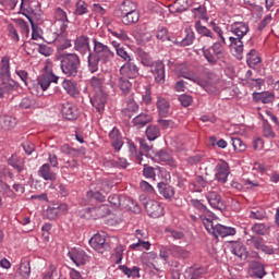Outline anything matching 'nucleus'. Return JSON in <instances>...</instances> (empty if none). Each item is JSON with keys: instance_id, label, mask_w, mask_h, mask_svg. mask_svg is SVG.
Returning a JSON list of instances; mask_svg holds the SVG:
<instances>
[{"instance_id": "nucleus-53", "label": "nucleus", "mask_w": 279, "mask_h": 279, "mask_svg": "<svg viewBox=\"0 0 279 279\" xmlns=\"http://www.w3.org/2000/svg\"><path fill=\"white\" fill-rule=\"evenodd\" d=\"M94 213L98 219H101L110 215V209L106 205H100L99 207L94 208Z\"/></svg>"}, {"instance_id": "nucleus-30", "label": "nucleus", "mask_w": 279, "mask_h": 279, "mask_svg": "<svg viewBox=\"0 0 279 279\" xmlns=\"http://www.w3.org/2000/svg\"><path fill=\"white\" fill-rule=\"evenodd\" d=\"M171 105L163 97L157 98V110L160 117H168Z\"/></svg>"}, {"instance_id": "nucleus-47", "label": "nucleus", "mask_w": 279, "mask_h": 279, "mask_svg": "<svg viewBox=\"0 0 279 279\" xmlns=\"http://www.w3.org/2000/svg\"><path fill=\"white\" fill-rule=\"evenodd\" d=\"M269 230L265 223H254L252 226V231L259 236H265L266 232Z\"/></svg>"}, {"instance_id": "nucleus-7", "label": "nucleus", "mask_w": 279, "mask_h": 279, "mask_svg": "<svg viewBox=\"0 0 279 279\" xmlns=\"http://www.w3.org/2000/svg\"><path fill=\"white\" fill-rule=\"evenodd\" d=\"M136 8H138L136 2L132 0H124L114 8L113 16H116V19H121L122 16H125V14H130V12L136 10Z\"/></svg>"}, {"instance_id": "nucleus-34", "label": "nucleus", "mask_w": 279, "mask_h": 279, "mask_svg": "<svg viewBox=\"0 0 279 279\" xmlns=\"http://www.w3.org/2000/svg\"><path fill=\"white\" fill-rule=\"evenodd\" d=\"M194 27L199 36H205L206 38H211V40H215V34H213V31L202 25V22L199 20L195 23Z\"/></svg>"}, {"instance_id": "nucleus-48", "label": "nucleus", "mask_w": 279, "mask_h": 279, "mask_svg": "<svg viewBox=\"0 0 279 279\" xmlns=\"http://www.w3.org/2000/svg\"><path fill=\"white\" fill-rule=\"evenodd\" d=\"M7 32H8L9 38H11L13 43H19V40H21V37H19V31H16L14 25L8 24Z\"/></svg>"}, {"instance_id": "nucleus-21", "label": "nucleus", "mask_w": 279, "mask_h": 279, "mask_svg": "<svg viewBox=\"0 0 279 279\" xmlns=\"http://www.w3.org/2000/svg\"><path fill=\"white\" fill-rule=\"evenodd\" d=\"M38 175L44 180L50 181V182H56V180L58 179V174L51 171V167L49 166V163H44L39 168Z\"/></svg>"}, {"instance_id": "nucleus-40", "label": "nucleus", "mask_w": 279, "mask_h": 279, "mask_svg": "<svg viewBox=\"0 0 279 279\" xmlns=\"http://www.w3.org/2000/svg\"><path fill=\"white\" fill-rule=\"evenodd\" d=\"M105 82L106 78L104 77V75H96L92 77L90 85L94 88V90H97V93H99V90L104 88Z\"/></svg>"}, {"instance_id": "nucleus-38", "label": "nucleus", "mask_w": 279, "mask_h": 279, "mask_svg": "<svg viewBox=\"0 0 279 279\" xmlns=\"http://www.w3.org/2000/svg\"><path fill=\"white\" fill-rule=\"evenodd\" d=\"M2 97H5V95H12L16 88H19V84H16L14 81H9L7 83H3L1 86Z\"/></svg>"}, {"instance_id": "nucleus-12", "label": "nucleus", "mask_w": 279, "mask_h": 279, "mask_svg": "<svg viewBox=\"0 0 279 279\" xmlns=\"http://www.w3.org/2000/svg\"><path fill=\"white\" fill-rule=\"evenodd\" d=\"M208 204L216 210H226V204L221 199V195L215 191H210L206 195Z\"/></svg>"}, {"instance_id": "nucleus-17", "label": "nucleus", "mask_w": 279, "mask_h": 279, "mask_svg": "<svg viewBox=\"0 0 279 279\" xmlns=\"http://www.w3.org/2000/svg\"><path fill=\"white\" fill-rule=\"evenodd\" d=\"M150 71L157 84H165V63L162 61H156L151 65Z\"/></svg>"}, {"instance_id": "nucleus-23", "label": "nucleus", "mask_w": 279, "mask_h": 279, "mask_svg": "<svg viewBox=\"0 0 279 279\" xmlns=\"http://www.w3.org/2000/svg\"><path fill=\"white\" fill-rule=\"evenodd\" d=\"M74 49H76V51H88V53H90V51L93 49H90V38H88V36L82 35L80 37H77L74 41Z\"/></svg>"}, {"instance_id": "nucleus-10", "label": "nucleus", "mask_w": 279, "mask_h": 279, "mask_svg": "<svg viewBox=\"0 0 279 279\" xmlns=\"http://www.w3.org/2000/svg\"><path fill=\"white\" fill-rule=\"evenodd\" d=\"M71 260L76 265V267H82L88 262V255L82 248H74L68 253Z\"/></svg>"}, {"instance_id": "nucleus-36", "label": "nucleus", "mask_w": 279, "mask_h": 279, "mask_svg": "<svg viewBox=\"0 0 279 279\" xmlns=\"http://www.w3.org/2000/svg\"><path fill=\"white\" fill-rule=\"evenodd\" d=\"M145 134L149 141H156V138H160V128L156 124H150L146 128Z\"/></svg>"}, {"instance_id": "nucleus-59", "label": "nucleus", "mask_w": 279, "mask_h": 279, "mask_svg": "<svg viewBox=\"0 0 279 279\" xmlns=\"http://www.w3.org/2000/svg\"><path fill=\"white\" fill-rule=\"evenodd\" d=\"M156 38H158V40H161L162 43H165V40H171V38L169 37V32L165 27H161L157 31Z\"/></svg>"}, {"instance_id": "nucleus-37", "label": "nucleus", "mask_w": 279, "mask_h": 279, "mask_svg": "<svg viewBox=\"0 0 279 279\" xmlns=\"http://www.w3.org/2000/svg\"><path fill=\"white\" fill-rule=\"evenodd\" d=\"M16 125V120L10 116H0V128L2 130H12Z\"/></svg>"}, {"instance_id": "nucleus-44", "label": "nucleus", "mask_w": 279, "mask_h": 279, "mask_svg": "<svg viewBox=\"0 0 279 279\" xmlns=\"http://www.w3.org/2000/svg\"><path fill=\"white\" fill-rule=\"evenodd\" d=\"M263 244H264V239L258 235H250L246 239V245H251L255 247V250H260Z\"/></svg>"}, {"instance_id": "nucleus-46", "label": "nucleus", "mask_w": 279, "mask_h": 279, "mask_svg": "<svg viewBox=\"0 0 279 279\" xmlns=\"http://www.w3.org/2000/svg\"><path fill=\"white\" fill-rule=\"evenodd\" d=\"M263 136L265 138H274L276 136V133L274 132L271 124H269L267 120L263 121Z\"/></svg>"}, {"instance_id": "nucleus-42", "label": "nucleus", "mask_w": 279, "mask_h": 279, "mask_svg": "<svg viewBox=\"0 0 279 279\" xmlns=\"http://www.w3.org/2000/svg\"><path fill=\"white\" fill-rule=\"evenodd\" d=\"M119 269L129 278H138V274L141 271V269L136 266H134L133 268H129L128 266H119Z\"/></svg>"}, {"instance_id": "nucleus-55", "label": "nucleus", "mask_w": 279, "mask_h": 279, "mask_svg": "<svg viewBox=\"0 0 279 279\" xmlns=\"http://www.w3.org/2000/svg\"><path fill=\"white\" fill-rule=\"evenodd\" d=\"M192 14H194V19H206V7L198 5L192 9Z\"/></svg>"}, {"instance_id": "nucleus-6", "label": "nucleus", "mask_w": 279, "mask_h": 279, "mask_svg": "<svg viewBox=\"0 0 279 279\" xmlns=\"http://www.w3.org/2000/svg\"><path fill=\"white\" fill-rule=\"evenodd\" d=\"M143 205L147 215L153 217V219H158V217H162V215H165V208L160 203H158V201L149 199L144 202Z\"/></svg>"}, {"instance_id": "nucleus-49", "label": "nucleus", "mask_w": 279, "mask_h": 279, "mask_svg": "<svg viewBox=\"0 0 279 279\" xmlns=\"http://www.w3.org/2000/svg\"><path fill=\"white\" fill-rule=\"evenodd\" d=\"M231 144L234 151H245L246 149L245 143L239 137H231Z\"/></svg>"}, {"instance_id": "nucleus-18", "label": "nucleus", "mask_w": 279, "mask_h": 279, "mask_svg": "<svg viewBox=\"0 0 279 279\" xmlns=\"http://www.w3.org/2000/svg\"><path fill=\"white\" fill-rule=\"evenodd\" d=\"M8 165L16 171V173H23L25 171V158L17 156V155H12L8 159Z\"/></svg>"}, {"instance_id": "nucleus-22", "label": "nucleus", "mask_w": 279, "mask_h": 279, "mask_svg": "<svg viewBox=\"0 0 279 279\" xmlns=\"http://www.w3.org/2000/svg\"><path fill=\"white\" fill-rule=\"evenodd\" d=\"M231 252L234 256H238L240 260H247L250 255L247 254V248L241 242H234L231 246Z\"/></svg>"}, {"instance_id": "nucleus-15", "label": "nucleus", "mask_w": 279, "mask_h": 279, "mask_svg": "<svg viewBox=\"0 0 279 279\" xmlns=\"http://www.w3.org/2000/svg\"><path fill=\"white\" fill-rule=\"evenodd\" d=\"M191 5H193V0H175L169 5V12L172 14H180L186 12Z\"/></svg>"}, {"instance_id": "nucleus-5", "label": "nucleus", "mask_w": 279, "mask_h": 279, "mask_svg": "<svg viewBox=\"0 0 279 279\" xmlns=\"http://www.w3.org/2000/svg\"><path fill=\"white\" fill-rule=\"evenodd\" d=\"M89 245L99 254H104V252H108L110 250V242H108L106 235H101L100 233H96L89 240Z\"/></svg>"}, {"instance_id": "nucleus-54", "label": "nucleus", "mask_w": 279, "mask_h": 279, "mask_svg": "<svg viewBox=\"0 0 279 279\" xmlns=\"http://www.w3.org/2000/svg\"><path fill=\"white\" fill-rule=\"evenodd\" d=\"M250 88H263V86H265V80L263 78H256V77H253V78H248V82L246 83Z\"/></svg>"}, {"instance_id": "nucleus-45", "label": "nucleus", "mask_w": 279, "mask_h": 279, "mask_svg": "<svg viewBox=\"0 0 279 279\" xmlns=\"http://www.w3.org/2000/svg\"><path fill=\"white\" fill-rule=\"evenodd\" d=\"M74 14H76V16H84V14H88V4L83 0H78L75 5Z\"/></svg>"}, {"instance_id": "nucleus-32", "label": "nucleus", "mask_w": 279, "mask_h": 279, "mask_svg": "<svg viewBox=\"0 0 279 279\" xmlns=\"http://www.w3.org/2000/svg\"><path fill=\"white\" fill-rule=\"evenodd\" d=\"M119 88L122 93V95H130L132 93V81L128 76H121L119 78Z\"/></svg>"}, {"instance_id": "nucleus-8", "label": "nucleus", "mask_w": 279, "mask_h": 279, "mask_svg": "<svg viewBox=\"0 0 279 279\" xmlns=\"http://www.w3.org/2000/svg\"><path fill=\"white\" fill-rule=\"evenodd\" d=\"M107 101L108 94L104 93V90L96 92L94 97L90 98L93 108H96V111L99 112V114H102L104 110H106Z\"/></svg>"}, {"instance_id": "nucleus-27", "label": "nucleus", "mask_w": 279, "mask_h": 279, "mask_svg": "<svg viewBox=\"0 0 279 279\" xmlns=\"http://www.w3.org/2000/svg\"><path fill=\"white\" fill-rule=\"evenodd\" d=\"M132 123L134 128H136L137 130H141V128H145L147 123H151V116L147 113H140L132 120Z\"/></svg>"}, {"instance_id": "nucleus-39", "label": "nucleus", "mask_w": 279, "mask_h": 279, "mask_svg": "<svg viewBox=\"0 0 279 279\" xmlns=\"http://www.w3.org/2000/svg\"><path fill=\"white\" fill-rule=\"evenodd\" d=\"M246 62L248 66H256V64H260V58L256 52V49H252L250 52H247Z\"/></svg>"}, {"instance_id": "nucleus-58", "label": "nucleus", "mask_w": 279, "mask_h": 279, "mask_svg": "<svg viewBox=\"0 0 279 279\" xmlns=\"http://www.w3.org/2000/svg\"><path fill=\"white\" fill-rule=\"evenodd\" d=\"M265 217H267V213H265V209H254L250 214L251 219L262 220L265 219Z\"/></svg>"}, {"instance_id": "nucleus-33", "label": "nucleus", "mask_w": 279, "mask_h": 279, "mask_svg": "<svg viewBox=\"0 0 279 279\" xmlns=\"http://www.w3.org/2000/svg\"><path fill=\"white\" fill-rule=\"evenodd\" d=\"M243 38H239V37H232L229 36V47L230 49H234V52L236 53V56H241V53H243Z\"/></svg>"}, {"instance_id": "nucleus-31", "label": "nucleus", "mask_w": 279, "mask_h": 279, "mask_svg": "<svg viewBox=\"0 0 279 279\" xmlns=\"http://www.w3.org/2000/svg\"><path fill=\"white\" fill-rule=\"evenodd\" d=\"M202 51H203V56H204L205 60H207V62L211 66H215V64H217V62H219V58H221L220 56H217L213 51V49L206 48L205 46L202 48Z\"/></svg>"}, {"instance_id": "nucleus-1", "label": "nucleus", "mask_w": 279, "mask_h": 279, "mask_svg": "<svg viewBox=\"0 0 279 279\" xmlns=\"http://www.w3.org/2000/svg\"><path fill=\"white\" fill-rule=\"evenodd\" d=\"M93 50L88 53V71L90 73H97L99 71V62L108 64L114 58V52L108 47V45L99 41L97 38H93Z\"/></svg>"}, {"instance_id": "nucleus-19", "label": "nucleus", "mask_w": 279, "mask_h": 279, "mask_svg": "<svg viewBox=\"0 0 279 279\" xmlns=\"http://www.w3.org/2000/svg\"><path fill=\"white\" fill-rule=\"evenodd\" d=\"M230 29L236 36L235 38H243L250 32V26L244 22H234L231 24Z\"/></svg>"}, {"instance_id": "nucleus-14", "label": "nucleus", "mask_w": 279, "mask_h": 279, "mask_svg": "<svg viewBox=\"0 0 279 279\" xmlns=\"http://www.w3.org/2000/svg\"><path fill=\"white\" fill-rule=\"evenodd\" d=\"M62 116L68 121H75L80 117V111H77V107L71 102H65L62 105L61 109Z\"/></svg>"}, {"instance_id": "nucleus-4", "label": "nucleus", "mask_w": 279, "mask_h": 279, "mask_svg": "<svg viewBox=\"0 0 279 279\" xmlns=\"http://www.w3.org/2000/svg\"><path fill=\"white\" fill-rule=\"evenodd\" d=\"M205 80H202L199 76H197L198 81H194V84H197L201 86V88H204V90H206V93L209 95H219V75L213 71H209L205 73Z\"/></svg>"}, {"instance_id": "nucleus-20", "label": "nucleus", "mask_w": 279, "mask_h": 279, "mask_svg": "<svg viewBox=\"0 0 279 279\" xmlns=\"http://www.w3.org/2000/svg\"><path fill=\"white\" fill-rule=\"evenodd\" d=\"M135 112H138V104L134 100V94H131L126 100V107L122 110V114L128 117V119H132Z\"/></svg>"}, {"instance_id": "nucleus-35", "label": "nucleus", "mask_w": 279, "mask_h": 279, "mask_svg": "<svg viewBox=\"0 0 279 279\" xmlns=\"http://www.w3.org/2000/svg\"><path fill=\"white\" fill-rule=\"evenodd\" d=\"M251 269H253V276L254 278H265L267 272L265 271V266L263 264L254 260L251 263Z\"/></svg>"}, {"instance_id": "nucleus-43", "label": "nucleus", "mask_w": 279, "mask_h": 279, "mask_svg": "<svg viewBox=\"0 0 279 279\" xmlns=\"http://www.w3.org/2000/svg\"><path fill=\"white\" fill-rule=\"evenodd\" d=\"M186 36L180 41H175V45H180L181 47H189L195 40V32L192 29H185Z\"/></svg>"}, {"instance_id": "nucleus-3", "label": "nucleus", "mask_w": 279, "mask_h": 279, "mask_svg": "<svg viewBox=\"0 0 279 279\" xmlns=\"http://www.w3.org/2000/svg\"><path fill=\"white\" fill-rule=\"evenodd\" d=\"M201 219L209 234H213L214 236H221L222 239L226 236H234L236 234V229L232 227H226L219 223H216L204 216H201Z\"/></svg>"}, {"instance_id": "nucleus-13", "label": "nucleus", "mask_w": 279, "mask_h": 279, "mask_svg": "<svg viewBox=\"0 0 279 279\" xmlns=\"http://www.w3.org/2000/svg\"><path fill=\"white\" fill-rule=\"evenodd\" d=\"M58 80H60V77L56 76L53 72H46L38 77L37 84L40 86L41 90H47L52 82L58 84Z\"/></svg>"}, {"instance_id": "nucleus-63", "label": "nucleus", "mask_w": 279, "mask_h": 279, "mask_svg": "<svg viewBox=\"0 0 279 279\" xmlns=\"http://www.w3.org/2000/svg\"><path fill=\"white\" fill-rule=\"evenodd\" d=\"M143 174L145 178H156V171L154 167L147 166V163H144Z\"/></svg>"}, {"instance_id": "nucleus-60", "label": "nucleus", "mask_w": 279, "mask_h": 279, "mask_svg": "<svg viewBox=\"0 0 279 279\" xmlns=\"http://www.w3.org/2000/svg\"><path fill=\"white\" fill-rule=\"evenodd\" d=\"M16 25L20 27L22 34L29 36V25L27 24V22H25V20H16Z\"/></svg>"}, {"instance_id": "nucleus-28", "label": "nucleus", "mask_w": 279, "mask_h": 279, "mask_svg": "<svg viewBox=\"0 0 279 279\" xmlns=\"http://www.w3.org/2000/svg\"><path fill=\"white\" fill-rule=\"evenodd\" d=\"M29 274H32V267L29 266V263L24 262L16 270L14 279H29Z\"/></svg>"}, {"instance_id": "nucleus-25", "label": "nucleus", "mask_w": 279, "mask_h": 279, "mask_svg": "<svg viewBox=\"0 0 279 279\" xmlns=\"http://www.w3.org/2000/svg\"><path fill=\"white\" fill-rule=\"evenodd\" d=\"M253 99L255 101H260L262 104H274L276 95L271 92L253 93Z\"/></svg>"}, {"instance_id": "nucleus-41", "label": "nucleus", "mask_w": 279, "mask_h": 279, "mask_svg": "<svg viewBox=\"0 0 279 279\" xmlns=\"http://www.w3.org/2000/svg\"><path fill=\"white\" fill-rule=\"evenodd\" d=\"M0 77H11L10 74V59L3 57L0 65Z\"/></svg>"}, {"instance_id": "nucleus-61", "label": "nucleus", "mask_w": 279, "mask_h": 279, "mask_svg": "<svg viewBox=\"0 0 279 279\" xmlns=\"http://www.w3.org/2000/svg\"><path fill=\"white\" fill-rule=\"evenodd\" d=\"M88 199H95L96 202H106V196H104L100 192H87Z\"/></svg>"}, {"instance_id": "nucleus-29", "label": "nucleus", "mask_w": 279, "mask_h": 279, "mask_svg": "<svg viewBox=\"0 0 279 279\" xmlns=\"http://www.w3.org/2000/svg\"><path fill=\"white\" fill-rule=\"evenodd\" d=\"M155 158L161 162H166L169 167H175V160H173V157H171V155L165 149H160L155 153Z\"/></svg>"}, {"instance_id": "nucleus-57", "label": "nucleus", "mask_w": 279, "mask_h": 279, "mask_svg": "<svg viewBox=\"0 0 279 279\" xmlns=\"http://www.w3.org/2000/svg\"><path fill=\"white\" fill-rule=\"evenodd\" d=\"M117 56H119V58H121L122 60H124L125 62H130L132 59V56H130V53L128 52V49L125 47H121L118 49Z\"/></svg>"}, {"instance_id": "nucleus-2", "label": "nucleus", "mask_w": 279, "mask_h": 279, "mask_svg": "<svg viewBox=\"0 0 279 279\" xmlns=\"http://www.w3.org/2000/svg\"><path fill=\"white\" fill-rule=\"evenodd\" d=\"M61 71L66 77H75L80 71V56L76 53H65L61 54L60 58Z\"/></svg>"}, {"instance_id": "nucleus-16", "label": "nucleus", "mask_w": 279, "mask_h": 279, "mask_svg": "<svg viewBox=\"0 0 279 279\" xmlns=\"http://www.w3.org/2000/svg\"><path fill=\"white\" fill-rule=\"evenodd\" d=\"M175 71L180 77H184V80H190L191 82H198L197 76L195 75V72L192 70H189V64L186 63H180L175 66Z\"/></svg>"}, {"instance_id": "nucleus-52", "label": "nucleus", "mask_w": 279, "mask_h": 279, "mask_svg": "<svg viewBox=\"0 0 279 279\" xmlns=\"http://www.w3.org/2000/svg\"><path fill=\"white\" fill-rule=\"evenodd\" d=\"M63 88L66 90L68 95H77V87L74 85L72 81L65 80L63 82Z\"/></svg>"}, {"instance_id": "nucleus-62", "label": "nucleus", "mask_w": 279, "mask_h": 279, "mask_svg": "<svg viewBox=\"0 0 279 279\" xmlns=\"http://www.w3.org/2000/svg\"><path fill=\"white\" fill-rule=\"evenodd\" d=\"M223 45H226V44H223L221 41L214 43L211 46V51H214V53L216 56H219L221 58V56H223V51L221 50Z\"/></svg>"}, {"instance_id": "nucleus-11", "label": "nucleus", "mask_w": 279, "mask_h": 279, "mask_svg": "<svg viewBox=\"0 0 279 279\" xmlns=\"http://www.w3.org/2000/svg\"><path fill=\"white\" fill-rule=\"evenodd\" d=\"M215 178L220 184H226L228 182V175H230V167L228 166V162L222 161L221 163H218L215 168Z\"/></svg>"}, {"instance_id": "nucleus-9", "label": "nucleus", "mask_w": 279, "mask_h": 279, "mask_svg": "<svg viewBox=\"0 0 279 279\" xmlns=\"http://www.w3.org/2000/svg\"><path fill=\"white\" fill-rule=\"evenodd\" d=\"M120 74L124 77H129V80H135V77H138V66L134 63L133 59H131V61H126L120 68Z\"/></svg>"}, {"instance_id": "nucleus-56", "label": "nucleus", "mask_w": 279, "mask_h": 279, "mask_svg": "<svg viewBox=\"0 0 279 279\" xmlns=\"http://www.w3.org/2000/svg\"><path fill=\"white\" fill-rule=\"evenodd\" d=\"M37 51L41 54V56H46L49 57L51 56V53H53V48L49 47V45L46 44H39Z\"/></svg>"}, {"instance_id": "nucleus-24", "label": "nucleus", "mask_w": 279, "mask_h": 279, "mask_svg": "<svg viewBox=\"0 0 279 279\" xmlns=\"http://www.w3.org/2000/svg\"><path fill=\"white\" fill-rule=\"evenodd\" d=\"M120 20L123 25H136V22L141 20V13H138V8L124 14L122 17H120Z\"/></svg>"}, {"instance_id": "nucleus-64", "label": "nucleus", "mask_w": 279, "mask_h": 279, "mask_svg": "<svg viewBox=\"0 0 279 279\" xmlns=\"http://www.w3.org/2000/svg\"><path fill=\"white\" fill-rule=\"evenodd\" d=\"M184 278L185 279H197V278H199V271H197L193 268H189L184 272Z\"/></svg>"}, {"instance_id": "nucleus-50", "label": "nucleus", "mask_w": 279, "mask_h": 279, "mask_svg": "<svg viewBox=\"0 0 279 279\" xmlns=\"http://www.w3.org/2000/svg\"><path fill=\"white\" fill-rule=\"evenodd\" d=\"M149 247H151V243H149V241H145V240H138V242L131 244L130 248L131 250H149Z\"/></svg>"}, {"instance_id": "nucleus-51", "label": "nucleus", "mask_w": 279, "mask_h": 279, "mask_svg": "<svg viewBox=\"0 0 279 279\" xmlns=\"http://www.w3.org/2000/svg\"><path fill=\"white\" fill-rule=\"evenodd\" d=\"M62 154H66L68 156H72V158H77L80 156V150L75 148H71L68 144H64L60 148Z\"/></svg>"}, {"instance_id": "nucleus-26", "label": "nucleus", "mask_w": 279, "mask_h": 279, "mask_svg": "<svg viewBox=\"0 0 279 279\" xmlns=\"http://www.w3.org/2000/svg\"><path fill=\"white\" fill-rule=\"evenodd\" d=\"M157 187L158 192L160 193V195H162V197H165V199H171V197L175 195V190L173 189V186L165 182L158 183Z\"/></svg>"}]
</instances>
